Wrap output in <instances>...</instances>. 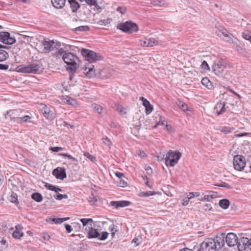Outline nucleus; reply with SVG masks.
Segmentation results:
<instances>
[{"label":"nucleus","instance_id":"37","mask_svg":"<svg viewBox=\"0 0 251 251\" xmlns=\"http://www.w3.org/2000/svg\"><path fill=\"white\" fill-rule=\"evenodd\" d=\"M176 104L183 111L188 110V106L183 102L179 100L176 102Z\"/></svg>","mask_w":251,"mask_h":251},{"label":"nucleus","instance_id":"8","mask_svg":"<svg viewBox=\"0 0 251 251\" xmlns=\"http://www.w3.org/2000/svg\"><path fill=\"white\" fill-rule=\"evenodd\" d=\"M108 235V233L106 231L102 232L100 234L96 229L91 227L88 232V238H97L100 240H105Z\"/></svg>","mask_w":251,"mask_h":251},{"label":"nucleus","instance_id":"50","mask_svg":"<svg viewBox=\"0 0 251 251\" xmlns=\"http://www.w3.org/2000/svg\"><path fill=\"white\" fill-rule=\"evenodd\" d=\"M155 194V193L154 192H152V191H146V192L142 193V196H145V197L153 196Z\"/></svg>","mask_w":251,"mask_h":251},{"label":"nucleus","instance_id":"31","mask_svg":"<svg viewBox=\"0 0 251 251\" xmlns=\"http://www.w3.org/2000/svg\"><path fill=\"white\" fill-rule=\"evenodd\" d=\"M46 221L51 224H60L62 223V221L60 218H48L46 219Z\"/></svg>","mask_w":251,"mask_h":251},{"label":"nucleus","instance_id":"27","mask_svg":"<svg viewBox=\"0 0 251 251\" xmlns=\"http://www.w3.org/2000/svg\"><path fill=\"white\" fill-rule=\"evenodd\" d=\"M202 85L206 87L208 89H211L213 88V85L212 82L207 77H204L201 81Z\"/></svg>","mask_w":251,"mask_h":251},{"label":"nucleus","instance_id":"21","mask_svg":"<svg viewBox=\"0 0 251 251\" xmlns=\"http://www.w3.org/2000/svg\"><path fill=\"white\" fill-rule=\"evenodd\" d=\"M203 196L200 199V201H210L217 196L216 193L212 192H209L208 194H203Z\"/></svg>","mask_w":251,"mask_h":251},{"label":"nucleus","instance_id":"55","mask_svg":"<svg viewBox=\"0 0 251 251\" xmlns=\"http://www.w3.org/2000/svg\"><path fill=\"white\" fill-rule=\"evenodd\" d=\"M117 11L120 12L122 14H124L126 11V8L125 7L119 6L117 8Z\"/></svg>","mask_w":251,"mask_h":251},{"label":"nucleus","instance_id":"25","mask_svg":"<svg viewBox=\"0 0 251 251\" xmlns=\"http://www.w3.org/2000/svg\"><path fill=\"white\" fill-rule=\"evenodd\" d=\"M69 2L73 12H76L80 7V4L75 0H69Z\"/></svg>","mask_w":251,"mask_h":251},{"label":"nucleus","instance_id":"23","mask_svg":"<svg viewBox=\"0 0 251 251\" xmlns=\"http://www.w3.org/2000/svg\"><path fill=\"white\" fill-rule=\"evenodd\" d=\"M66 0H51L52 5L57 9L62 8L65 4Z\"/></svg>","mask_w":251,"mask_h":251},{"label":"nucleus","instance_id":"24","mask_svg":"<svg viewBox=\"0 0 251 251\" xmlns=\"http://www.w3.org/2000/svg\"><path fill=\"white\" fill-rule=\"evenodd\" d=\"M227 30L224 27L220 26L216 29L215 33L219 37L222 38L224 35H225V34L227 33Z\"/></svg>","mask_w":251,"mask_h":251},{"label":"nucleus","instance_id":"59","mask_svg":"<svg viewBox=\"0 0 251 251\" xmlns=\"http://www.w3.org/2000/svg\"><path fill=\"white\" fill-rule=\"evenodd\" d=\"M243 37L247 40H249L251 39V35L248 34L247 33H243Z\"/></svg>","mask_w":251,"mask_h":251},{"label":"nucleus","instance_id":"28","mask_svg":"<svg viewBox=\"0 0 251 251\" xmlns=\"http://www.w3.org/2000/svg\"><path fill=\"white\" fill-rule=\"evenodd\" d=\"M45 187L50 190H51V191H54L55 192H61L62 191V189L54 186V185H53L51 184H50V183H46L45 184Z\"/></svg>","mask_w":251,"mask_h":251},{"label":"nucleus","instance_id":"19","mask_svg":"<svg viewBox=\"0 0 251 251\" xmlns=\"http://www.w3.org/2000/svg\"><path fill=\"white\" fill-rule=\"evenodd\" d=\"M225 41L227 42L230 44L231 43H235L237 44V42H238V40L234 37L231 34H230L228 31H227V33L225 34L222 38Z\"/></svg>","mask_w":251,"mask_h":251},{"label":"nucleus","instance_id":"52","mask_svg":"<svg viewBox=\"0 0 251 251\" xmlns=\"http://www.w3.org/2000/svg\"><path fill=\"white\" fill-rule=\"evenodd\" d=\"M102 140H103V142L105 145L109 146V147L112 145L111 142L110 141L109 139L107 137L103 138Z\"/></svg>","mask_w":251,"mask_h":251},{"label":"nucleus","instance_id":"54","mask_svg":"<svg viewBox=\"0 0 251 251\" xmlns=\"http://www.w3.org/2000/svg\"><path fill=\"white\" fill-rule=\"evenodd\" d=\"M50 150L53 152H58L63 150V148L59 147H50Z\"/></svg>","mask_w":251,"mask_h":251},{"label":"nucleus","instance_id":"12","mask_svg":"<svg viewBox=\"0 0 251 251\" xmlns=\"http://www.w3.org/2000/svg\"><path fill=\"white\" fill-rule=\"evenodd\" d=\"M16 122L18 124H23L24 123L31 122V116L26 114L27 112L21 109H18Z\"/></svg>","mask_w":251,"mask_h":251},{"label":"nucleus","instance_id":"14","mask_svg":"<svg viewBox=\"0 0 251 251\" xmlns=\"http://www.w3.org/2000/svg\"><path fill=\"white\" fill-rule=\"evenodd\" d=\"M249 239L247 237H241L240 239H238V243L237 244L239 251H243L248 248L249 246Z\"/></svg>","mask_w":251,"mask_h":251},{"label":"nucleus","instance_id":"41","mask_svg":"<svg viewBox=\"0 0 251 251\" xmlns=\"http://www.w3.org/2000/svg\"><path fill=\"white\" fill-rule=\"evenodd\" d=\"M92 107L95 111H96V112L100 114L102 112V111L103 110L102 107L100 105L96 103L93 104L92 105Z\"/></svg>","mask_w":251,"mask_h":251},{"label":"nucleus","instance_id":"20","mask_svg":"<svg viewBox=\"0 0 251 251\" xmlns=\"http://www.w3.org/2000/svg\"><path fill=\"white\" fill-rule=\"evenodd\" d=\"M84 73L90 77H93L95 75V70L94 66L91 65L85 67Z\"/></svg>","mask_w":251,"mask_h":251},{"label":"nucleus","instance_id":"9","mask_svg":"<svg viewBox=\"0 0 251 251\" xmlns=\"http://www.w3.org/2000/svg\"><path fill=\"white\" fill-rule=\"evenodd\" d=\"M212 70L215 74L220 77H224L226 65L222 61H218L214 63L212 67Z\"/></svg>","mask_w":251,"mask_h":251},{"label":"nucleus","instance_id":"5","mask_svg":"<svg viewBox=\"0 0 251 251\" xmlns=\"http://www.w3.org/2000/svg\"><path fill=\"white\" fill-rule=\"evenodd\" d=\"M181 154L179 152H176L170 151L167 153L165 158V164L166 166H174L178 162Z\"/></svg>","mask_w":251,"mask_h":251},{"label":"nucleus","instance_id":"29","mask_svg":"<svg viewBox=\"0 0 251 251\" xmlns=\"http://www.w3.org/2000/svg\"><path fill=\"white\" fill-rule=\"evenodd\" d=\"M8 57V52L4 50L0 49V62L5 61Z\"/></svg>","mask_w":251,"mask_h":251},{"label":"nucleus","instance_id":"15","mask_svg":"<svg viewBox=\"0 0 251 251\" xmlns=\"http://www.w3.org/2000/svg\"><path fill=\"white\" fill-rule=\"evenodd\" d=\"M41 113L44 116V117L48 119H52L54 117L53 112L50 110L46 105H44L43 107L41 109Z\"/></svg>","mask_w":251,"mask_h":251},{"label":"nucleus","instance_id":"47","mask_svg":"<svg viewBox=\"0 0 251 251\" xmlns=\"http://www.w3.org/2000/svg\"><path fill=\"white\" fill-rule=\"evenodd\" d=\"M84 155L86 158L89 159L92 162H95L96 160V157L91 155L89 152H85Z\"/></svg>","mask_w":251,"mask_h":251},{"label":"nucleus","instance_id":"60","mask_svg":"<svg viewBox=\"0 0 251 251\" xmlns=\"http://www.w3.org/2000/svg\"><path fill=\"white\" fill-rule=\"evenodd\" d=\"M119 184L120 186L125 187L127 185V183L125 180L121 179L120 180Z\"/></svg>","mask_w":251,"mask_h":251},{"label":"nucleus","instance_id":"38","mask_svg":"<svg viewBox=\"0 0 251 251\" xmlns=\"http://www.w3.org/2000/svg\"><path fill=\"white\" fill-rule=\"evenodd\" d=\"M115 108L116 109V110L119 112H120L121 114L124 115L126 113V109L125 108H124L123 107H122V105H121L119 104H116L115 105Z\"/></svg>","mask_w":251,"mask_h":251},{"label":"nucleus","instance_id":"11","mask_svg":"<svg viewBox=\"0 0 251 251\" xmlns=\"http://www.w3.org/2000/svg\"><path fill=\"white\" fill-rule=\"evenodd\" d=\"M233 164L235 169L241 171L245 166V158L241 155H236L234 157Z\"/></svg>","mask_w":251,"mask_h":251},{"label":"nucleus","instance_id":"63","mask_svg":"<svg viewBox=\"0 0 251 251\" xmlns=\"http://www.w3.org/2000/svg\"><path fill=\"white\" fill-rule=\"evenodd\" d=\"M42 237L44 238L45 240L48 241L50 238V235L47 233H43Z\"/></svg>","mask_w":251,"mask_h":251},{"label":"nucleus","instance_id":"18","mask_svg":"<svg viewBox=\"0 0 251 251\" xmlns=\"http://www.w3.org/2000/svg\"><path fill=\"white\" fill-rule=\"evenodd\" d=\"M225 103L218 102L216 104L214 110L218 115L223 114L226 111Z\"/></svg>","mask_w":251,"mask_h":251},{"label":"nucleus","instance_id":"2","mask_svg":"<svg viewBox=\"0 0 251 251\" xmlns=\"http://www.w3.org/2000/svg\"><path fill=\"white\" fill-rule=\"evenodd\" d=\"M225 245L224 236H216L215 238H208L202 242L198 251H215Z\"/></svg>","mask_w":251,"mask_h":251},{"label":"nucleus","instance_id":"56","mask_svg":"<svg viewBox=\"0 0 251 251\" xmlns=\"http://www.w3.org/2000/svg\"><path fill=\"white\" fill-rule=\"evenodd\" d=\"M109 229L111 232V234H112V237H114L115 236V231H116V230H115L114 225H111L109 226Z\"/></svg>","mask_w":251,"mask_h":251},{"label":"nucleus","instance_id":"48","mask_svg":"<svg viewBox=\"0 0 251 251\" xmlns=\"http://www.w3.org/2000/svg\"><path fill=\"white\" fill-rule=\"evenodd\" d=\"M215 185L217 186H219V187L226 188L228 189H230L231 188V186L230 185H229L228 184L226 183L225 182H222L220 183L216 184Z\"/></svg>","mask_w":251,"mask_h":251},{"label":"nucleus","instance_id":"64","mask_svg":"<svg viewBox=\"0 0 251 251\" xmlns=\"http://www.w3.org/2000/svg\"><path fill=\"white\" fill-rule=\"evenodd\" d=\"M23 228L22 225H18L15 226V230L17 231H21V230Z\"/></svg>","mask_w":251,"mask_h":251},{"label":"nucleus","instance_id":"3","mask_svg":"<svg viewBox=\"0 0 251 251\" xmlns=\"http://www.w3.org/2000/svg\"><path fill=\"white\" fill-rule=\"evenodd\" d=\"M18 72L23 73L39 74L41 66L39 64L33 63L27 66H20L16 68Z\"/></svg>","mask_w":251,"mask_h":251},{"label":"nucleus","instance_id":"53","mask_svg":"<svg viewBox=\"0 0 251 251\" xmlns=\"http://www.w3.org/2000/svg\"><path fill=\"white\" fill-rule=\"evenodd\" d=\"M200 196V193L199 192H192L190 193L189 194L188 196V199H191L195 197H198Z\"/></svg>","mask_w":251,"mask_h":251},{"label":"nucleus","instance_id":"35","mask_svg":"<svg viewBox=\"0 0 251 251\" xmlns=\"http://www.w3.org/2000/svg\"><path fill=\"white\" fill-rule=\"evenodd\" d=\"M234 129V128L233 127H230L229 126H223L220 129L221 131L226 134L231 132Z\"/></svg>","mask_w":251,"mask_h":251},{"label":"nucleus","instance_id":"39","mask_svg":"<svg viewBox=\"0 0 251 251\" xmlns=\"http://www.w3.org/2000/svg\"><path fill=\"white\" fill-rule=\"evenodd\" d=\"M157 44V41L154 38H148L147 41V47H153Z\"/></svg>","mask_w":251,"mask_h":251},{"label":"nucleus","instance_id":"10","mask_svg":"<svg viewBox=\"0 0 251 251\" xmlns=\"http://www.w3.org/2000/svg\"><path fill=\"white\" fill-rule=\"evenodd\" d=\"M224 236V241L229 247H234L238 243V237L236 235L232 232L228 233L226 236L223 234L220 237Z\"/></svg>","mask_w":251,"mask_h":251},{"label":"nucleus","instance_id":"4","mask_svg":"<svg viewBox=\"0 0 251 251\" xmlns=\"http://www.w3.org/2000/svg\"><path fill=\"white\" fill-rule=\"evenodd\" d=\"M81 54L85 59L89 63H93L102 59V57L100 54L88 49H82Z\"/></svg>","mask_w":251,"mask_h":251},{"label":"nucleus","instance_id":"51","mask_svg":"<svg viewBox=\"0 0 251 251\" xmlns=\"http://www.w3.org/2000/svg\"><path fill=\"white\" fill-rule=\"evenodd\" d=\"M74 228L75 229L76 232H79L81 229V225L78 223H75L73 226Z\"/></svg>","mask_w":251,"mask_h":251},{"label":"nucleus","instance_id":"1","mask_svg":"<svg viewBox=\"0 0 251 251\" xmlns=\"http://www.w3.org/2000/svg\"><path fill=\"white\" fill-rule=\"evenodd\" d=\"M57 58L62 57V59L67 64V69L70 70L72 73L75 72L79 67L77 62L78 58L76 55L71 52H67L62 48H60L57 52L53 53Z\"/></svg>","mask_w":251,"mask_h":251},{"label":"nucleus","instance_id":"13","mask_svg":"<svg viewBox=\"0 0 251 251\" xmlns=\"http://www.w3.org/2000/svg\"><path fill=\"white\" fill-rule=\"evenodd\" d=\"M52 175L56 178L60 180H63L67 176L66 170L64 167H57L55 168L52 171Z\"/></svg>","mask_w":251,"mask_h":251},{"label":"nucleus","instance_id":"30","mask_svg":"<svg viewBox=\"0 0 251 251\" xmlns=\"http://www.w3.org/2000/svg\"><path fill=\"white\" fill-rule=\"evenodd\" d=\"M219 206L224 209H227L229 205V201L227 199L221 200L219 203Z\"/></svg>","mask_w":251,"mask_h":251},{"label":"nucleus","instance_id":"26","mask_svg":"<svg viewBox=\"0 0 251 251\" xmlns=\"http://www.w3.org/2000/svg\"><path fill=\"white\" fill-rule=\"evenodd\" d=\"M151 4L156 7L166 6L167 4L164 0H156L151 1Z\"/></svg>","mask_w":251,"mask_h":251},{"label":"nucleus","instance_id":"46","mask_svg":"<svg viewBox=\"0 0 251 251\" xmlns=\"http://www.w3.org/2000/svg\"><path fill=\"white\" fill-rule=\"evenodd\" d=\"M80 2L85 1L88 5L92 6L96 4L97 0H78Z\"/></svg>","mask_w":251,"mask_h":251},{"label":"nucleus","instance_id":"49","mask_svg":"<svg viewBox=\"0 0 251 251\" xmlns=\"http://www.w3.org/2000/svg\"><path fill=\"white\" fill-rule=\"evenodd\" d=\"M201 67L205 70H210V68L207 62L205 60L203 61L201 64Z\"/></svg>","mask_w":251,"mask_h":251},{"label":"nucleus","instance_id":"32","mask_svg":"<svg viewBox=\"0 0 251 251\" xmlns=\"http://www.w3.org/2000/svg\"><path fill=\"white\" fill-rule=\"evenodd\" d=\"M31 198L37 202H41L43 200V197L41 194L39 193H34L31 195Z\"/></svg>","mask_w":251,"mask_h":251},{"label":"nucleus","instance_id":"40","mask_svg":"<svg viewBox=\"0 0 251 251\" xmlns=\"http://www.w3.org/2000/svg\"><path fill=\"white\" fill-rule=\"evenodd\" d=\"M16 40L14 37H11L10 34L6 39L5 44L12 45L16 42Z\"/></svg>","mask_w":251,"mask_h":251},{"label":"nucleus","instance_id":"36","mask_svg":"<svg viewBox=\"0 0 251 251\" xmlns=\"http://www.w3.org/2000/svg\"><path fill=\"white\" fill-rule=\"evenodd\" d=\"M9 201L11 202L14 203L17 205L19 203L17 198V195L16 193L13 192L10 196Z\"/></svg>","mask_w":251,"mask_h":251},{"label":"nucleus","instance_id":"57","mask_svg":"<svg viewBox=\"0 0 251 251\" xmlns=\"http://www.w3.org/2000/svg\"><path fill=\"white\" fill-rule=\"evenodd\" d=\"M65 227L68 233H70L73 230L72 226L68 224H65Z\"/></svg>","mask_w":251,"mask_h":251},{"label":"nucleus","instance_id":"6","mask_svg":"<svg viewBox=\"0 0 251 251\" xmlns=\"http://www.w3.org/2000/svg\"><path fill=\"white\" fill-rule=\"evenodd\" d=\"M42 45L44 46L45 51L49 52L51 51L56 50L57 51L60 49V44L57 42H55L53 40H50L48 39H45L42 42Z\"/></svg>","mask_w":251,"mask_h":251},{"label":"nucleus","instance_id":"44","mask_svg":"<svg viewBox=\"0 0 251 251\" xmlns=\"http://www.w3.org/2000/svg\"><path fill=\"white\" fill-rule=\"evenodd\" d=\"M111 19L110 18H108L106 20H101L99 21L98 24L100 25H107L109 24L111 21Z\"/></svg>","mask_w":251,"mask_h":251},{"label":"nucleus","instance_id":"22","mask_svg":"<svg viewBox=\"0 0 251 251\" xmlns=\"http://www.w3.org/2000/svg\"><path fill=\"white\" fill-rule=\"evenodd\" d=\"M18 110V109H13L7 111L5 115L6 119L10 118L11 120L14 119L16 122L18 112H19V110Z\"/></svg>","mask_w":251,"mask_h":251},{"label":"nucleus","instance_id":"62","mask_svg":"<svg viewBox=\"0 0 251 251\" xmlns=\"http://www.w3.org/2000/svg\"><path fill=\"white\" fill-rule=\"evenodd\" d=\"M148 38H146L144 40H142L140 41L141 45L144 47H147V41Z\"/></svg>","mask_w":251,"mask_h":251},{"label":"nucleus","instance_id":"33","mask_svg":"<svg viewBox=\"0 0 251 251\" xmlns=\"http://www.w3.org/2000/svg\"><path fill=\"white\" fill-rule=\"evenodd\" d=\"M90 28L87 25H82L79 26L78 27H75L74 31L77 32H81V31H87L89 30Z\"/></svg>","mask_w":251,"mask_h":251},{"label":"nucleus","instance_id":"7","mask_svg":"<svg viewBox=\"0 0 251 251\" xmlns=\"http://www.w3.org/2000/svg\"><path fill=\"white\" fill-rule=\"evenodd\" d=\"M118 26L120 29L125 32L131 33L138 31L137 25L130 21H128L123 24H120L118 25Z\"/></svg>","mask_w":251,"mask_h":251},{"label":"nucleus","instance_id":"58","mask_svg":"<svg viewBox=\"0 0 251 251\" xmlns=\"http://www.w3.org/2000/svg\"><path fill=\"white\" fill-rule=\"evenodd\" d=\"M9 68V65L7 64H0V70H6Z\"/></svg>","mask_w":251,"mask_h":251},{"label":"nucleus","instance_id":"17","mask_svg":"<svg viewBox=\"0 0 251 251\" xmlns=\"http://www.w3.org/2000/svg\"><path fill=\"white\" fill-rule=\"evenodd\" d=\"M140 100L142 101L143 105L146 108V113L147 114H150L153 110V106L150 104L148 100L143 97H141Z\"/></svg>","mask_w":251,"mask_h":251},{"label":"nucleus","instance_id":"34","mask_svg":"<svg viewBox=\"0 0 251 251\" xmlns=\"http://www.w3.org/2000/svg\"><path fill=\"white\" fill-rule=\"evenodd\" d=\"M10 35L8 32H0V41L4 44L6 42V39Z\"/></svg>","mask_w":251,"mask_h":251},{"label":"nucleus","instance_id":"45","mask_svg":"<svg viewBox=\"0 0 251 251\" xmlns=\"http://www.w3.org/2000/svg\"><path fill=\"white\" fill-rule=\"evenodd\" d=\"M59 155H60V156H63V157H66L69 159L72 160L74 162H77V159L76 158H75V157H73L72 155H71L69 154H68V153H59Z\"/></svg>","mask_w":251,"mask_h":251},{"label":"nucleus","instance_id":"42","mask_svg":"<svg viewBox=\"0 0 251 251\" xmlns=\"http://www.w3.org/2000/svg\"><path fill=\"white\" fill-rule=\"evenodd\" d=\"M24 235V233L22 231H17L15 230L12 236L13 238L15 239H20L21 237H23Z\"/></svg>","mask_w":251,"mask_h":251},{"label":"nucleus","instance_id":"43","mask_svg":"<svg viewBox=\"0 0 251 251\" xmlns=\"http://www.w3.org/2000/svg\"><path fill=\"white\" fill-rule=\"evenodd\" d=\"M107 72V70L106 69H102L99 72L100 76V77L101 78L104 79L108 78L109 76V75H106Z\"/></svg>","mask_w":251,"mask_h":251},{"label":"nucleus","instance_id":"16","mask_svg":"<svg viewBox=\"0 0 251 251\" xmlns=\"http://www.w3.org/2000/svg\"><path fill=\"white\" fill-rule=\"evenodd\" d=\"M110 204L112 206L116 208H118L119 207H124L129 205L130 202L127 201H111Z\"/></svg>","mask_w":251,"mask_h":251},{"label":"nucleus","instance_id":"61","mask_svg":"<svg viewBox=\"0 0 251 251\" xmlns=\"http://www.w3.org/2000/svg\"><path fill=\"white\" fill-rule=\"evenodd\" d=\"M88 200L90 202L97 201V199L94 195H91V196L89 197Z\"/></svg>","mask_w":251,"mask_h":251}]
</instances>
